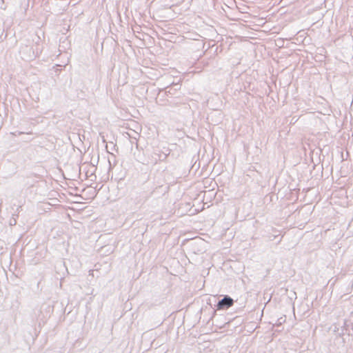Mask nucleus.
I'll return each mask as SVG.
<instances>
[{"label": "nucleus", "mask_w": 353, "mask_h": 353, "mask_svg": "<svg viewBox=\"0 0 353 353\" xmlns=\"http://www.w3.org/2000/svg\"><path fill=\"white\" fill-rule=\"evenodd\" d=\"M234 303L232 299L230 297L225 296L221 301H220L217 304L218 310H223L224 308H228L231 307Z\"/></svg>", "instance_id": "1"}]
</instances>
